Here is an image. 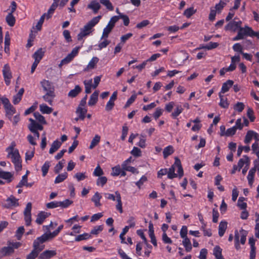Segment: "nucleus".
Returning <instances> with one entry per match:
<instances>
[{
    "mask_svg": "<svg viewBox=\"0 0 259 259\" xmlns=\"http://www.w3.org/2000/svg\"><path fill=\"white\" fill-rule=\"evenodd\" d=\"M15 142H12L6 148V151L7 152V158L11 159L14 165L15 170L18 171L22 169V160L19 150L15 148Z\"/></svg>",
    "mask_w": 259,
    "mask_h": 259,
    "instance_id": "obj_1",
    "label": "nucleus"
},
{
    "mask_svg": "<svg viewBox=\"0 0 259 259\" xmlns=\"http://www.w3.org/2000/svg\"><path fill=\"white\" fill-rule=\"evenodd\" d=\"M101 16L94 17L91 20L89 21L83 27L80 29V32L78 34L77 37L78 41L83 39L85 37L90 35L94 31V27L98 23Z\"/></svg>",
    "mask_w": 259,
    "mask_h": 259,
    "instance_id": "obj_2",
    "label": "nucleus"
},
{
    "mask_svg": "<svg viewBox=\"0 0 259 259\" xmlns=\"http://www.w3.org/2000/svg\"><path fill=\"white\" fill-rule=\"evenodd\" d=\"M183 176V169L180 160L176 158L175 163L167 170V177L172 179L179 176L181 178Z\"/></svg>",
    "mask_w": 259,
    "mask_h": 259,
    "instance_id": "obj_3",
    "label": "nucleus"
},
{
    "mask_svg": "<svg viewBox=\"0 0 259 259\" xmlns=\"http://www.w3.org/2000/svg\"><path fill=\"white\" fill-rule=\"evenodd\" d=\"M256 36L259 39V32H254L251 27L245 26L240 28L237 35L233 38L234 41L243 39L246 36Z\"/></svg>",
    "mask_w": 259,
    "mask_h": 259,
    "instance_id": "obj_4",
    "label": "nucleus"
},
{
    "mask_svg": "<svg viewBox=\"0 0 259 259\" xmlns=\"http://www.w3.org/2000/svg\"><path fill=\"white\" fill-rule=\"evenodd\" d=\"M247 235V232L242 229L240 230L239 231L238 230L235 231V247L237 250L240 248V243L243 245L245 244Z\"/></svg>",
    "mask_w": 259,
    "mask_h": 259,
    "instance_id": "obj_5",
    "label": "nucleus"
},
{
    "mask_svg": "<svg viewBox=\"0 0 259 259\" xmlns=\"http://www.w3.org/2000/svg\"><path fill=\"white\" fill-rule=\"evenodd\" d=\"M116 17H112L109 21L107 25L104 28L101 39L103 38H107L109 33L114 28L115 23L117 22Z\"/></svg>",
    "mask_w": 259,
    "mask_h": 259,
    "instance_id": "obj_6",
    "label": "nucleus"
},
{
    "mask_svg": "<svg viewBox=\"0 0 259 259\" xmlns=\"http://www.w3.org/2000/svg\"><path fill=\"white\" fill-rule=\"evenodd\" d=\"M81 48V46L74 48L70 53H69L65 58L62 60L59 65V66L61 67L63 65L67 64L70 62L73 58L77 55L79 50Z\"/></svg>",
    "mask_w": 259,
    "mask_h": 259,
    "instance_id": "obj_7",
    "label": "nucleus"
},
{
    "mask_svg": "<svg viewBox=\"0 0 259 259\" xmlns=\"http://www.w3.org/2000/svg\"><path fill=\"white\" fill-rule=\"evenodd\" d=\"M3 73L5 83L7 85H9L11 83V79L12 76L10 67L8 65H5L4 66L3 69Z\"/></svg>",
    "mask_w": 259,
    "mask_h": 259,
    "instance_id": "obj_8",
    "label": "nucleus"
},
{
    "mask_svg": "<svg viewBox=\"0 0 259 259\" xmlns=\"http://www.w3.org/2000/svg\"><path fill=\"white\" fill-rule=\"evenodd\" d=\"M40 84L44 91L46 93L55 92L54 87L50 81L44 79L40 82Z\"/></svg>",
    "mask_w": 259,
    "mask_h": 259,
    "instance_id": "obj_9",
    "label": "nucleus"
},
{
    "mask_svg": "<svg viewBox=\"0 0 259 259\" xmlns=\"http://www.w3.org/2000/svg\"><path fill=\"white\" fill-rule=\"evenodd\" d=\"M18 206H19L18 199L12 195L7 199L6 202L4 204V206L6 208L15 207Z\"/></svg>",
    "mask_w": 259,
    "mask_h": 259,
    "instance_id": "obj_10",
    "label": "nucleus"
},
{
    "mask_svg": "<svg viewBox=\"0 0 259 259\" xmlns=\"http://www.w3.org/2000/svg\"><path fill=\"white\" fill-rule=\"evenodd\" d=\"M13 173L4 171L0 168V178L6 181L8 183L11 182L13 180Z\"/></svg>",
    "mask_w": 259,
    "mask_h": 259,
    "instance_id": "obj_11",
    "label": "nucleus"
},
{
    "mask_svg": "<svg viewBox=\"0 0 259 259\" xmlns=\"http://www.w3.org/2000/svg\"><path fill=\"white\" fill-rule=\"evenodd\" d=\"M86 105H81V103H79L77 109L76 113L79 116V119L83 120L85 118V115L87 112V109L85 107Z\"/></svg>",
    "mask_w": 259,
    "mask_h": 259,
    "instance_id": "obj_12",
    "label": "nucleus"
},
{
    "mask_svg": "<svg viewBox=\"0 0 259 259\" xmlns=\"http://www.w3.org/2000/svg\"><path fill=\"white\" fill-rule=\"evenodd\" d=\"M99 58L97 57H93L90 60L88 65L83 69L84 72H87L90 70L93 69L96 67V66L99 62Z\"/></svg>",
    "mask_w": 259,
    "mask_h": 259,
    "instance_id": "obj_13",
    "label": "nucleus"
},
{
    "mask_svg": "<svg viewBox=\"0 0 259 259\" xmlns=\"http://www.w3.org/2000/svg\"><path fill=\"white\" fill-rule=\"evenodd\" d=\"M14 252L13 247L9 246H5L0 249V258L5 256L10 255Z\"/></svg>",
    "mask_w": 259,
    "mask_h": 259,
    "instance_id": "obj_14",
    "label": "nucleus"
},
{
    "mask_svg": "<svg viewBox=\"0 0 259 259\" xmlns=\"http://www.w3.org/2000/svg\"><path fill=\"white\" fill-rule=\"evenodd\" d=\"M50 214V213H48L45 211L40 212L37 215L35 222L38 225L42 224L46 219L47 218Z\"/></svg>",
    "mask_w": 259,
    "mask_h": 259,
    "instance_id": "obj_15",
    "label": "nucleus"
},
{
    "mask_svg": "<svg viewBox=\"0 0 259 259\" xmlns=\"http://www.w3.org/2000/svg\"><path fill=\"white\" fill-rule=\"evenodd\" d=\"M29 120L31 122L29 126V129L30 131H37L38 130L41 131L43 129L42 126L36 123L33 119L30 118Z\"/></svg>",
    "mask_w": 259,
    "mask_h": 259,
    "instance_id": "obj_16",
    "label": "nucleus"
},
{
    "mask_svg": "<svg viewBox=\"0 0 259 259\" xmlns=\"http://www.w3.org/2000/svg\"><path fill=\"white\" fill-rule=\"evenodd\" d=\"M115 194H116V200L117 202L116 205V208L120 213H122L123 212V209L121 195L118 191H116Z\"/></svg>",
    "mask_w": 259,
    "mask_h": 259,
    "instance_id": "obj_17",
    "label": "nucleus"
},
{
    "mask_svg": "<svg viewBox=\"0 0 259 259\" xmlns=\"http://www.w3.org/2000/svg\"><path fill=\"white\" fill-rule=\"evenodd\" d=\"M100 7V3L97 1H92L88 5V8L92 10L95 14H96L98 12Z\"/></svg>",
    "mask_w": 259,
    "mask_h": 259,
    "instance_id": "obj_18",
    "label": "nucleus"
},
{
    "mask_svg": "<svg viewBox=\"0 0 259 259\" xmlns=\"http://www.w3.org/2000/svg\"><path fill=\"white\" fill-rule=\"evenodd\" d=\"M99 92L98 91H95L91 96L90 99L88 101V105L90 106L95 105L98 100Z\"/></svg>",
    "mask_w": 259,
    "mask_h": 259,
    "instance_id": "obj_19",
    "label": "nucleus"
},
{
    "mask_svg": "<svg viewBox=\"0 0 259 259\" xmlns=\"http://www.w3.org/2000/svg\"><path fill=\"white\" fill-rule=\"evenodd\" d=\"M56 252L55 250H47L41 253L39 257L40 259H48L55 255Z\"/></svg>",
    "mask_w": 259,
    "mask_h": 259,
    "instance_id": "obj_20",
    "label": "nucleus"
},
{
    "mask_svg": "<svg viewBox=\"0 0 259 259\" xmlns=\"http://www.w3.org/2000/svg\"><path fill=\"white\" fill-rule=\"evenodd\" d=\"M55 97V92L46 93L43 96V99L50 105H52L53 104L54 98Z\"/></svg>",
    "mask_w": 259,
    "mask_h": 259,
    "instance_id": "obj_21",
    "label": "nucleus"
},
{
    "mask_svg": "<svg viewBox=\"0 0 259 259\" xmlns=\"http://www.w3.org/2000/svg\"><path fill=\"white\" fill-rule=\"evenodd\" d=\"M45 54V51L41 48L37 50L33 55V58L34 59V61L39 63L40 61L42 58Z\"/></svg>",
    "mask_w": 259,
    "mask_h": 259,
    "instance_id": "obj_22",
    "label": "nucleus"
},
{
    "mask_svg": "<svg viewBox=\"0 0 259 259\" xmlns=\"http://www.w3.org/2000/svg\"><path fill=\"white\" fill-rule=\"evenodd\" d=\"M255 174V168H251L248 174L247 179L248 180V185L252 187L254 180V176Z\"/></svg>",
    "mask_w": 259,
    "mask_h": 259,
    "instance_id": "obj_23",
    "label": "nucleus"
},
{
    "mask_svg": "<svg viewBox=\"0 0 259 259\" xmlns=\"http://www.w3.org/2000/svg\"><path fill=\"white\" fill-rule=\"evenodd\" d=\"M233 81L231 80H228L226 82L223 84L221 91L220 92L221 94H224L228 92L230 88L233 85Z\"/></svg>",
    "mask_w": 259,
    "mask_h": 259,
    "instance_id": "obj_24",
    "label": "nucleus"
},
{
    "mask_svg": "<svg viewBox=\"0 0 259 259\" xmlns=\"http://www.w3.org/2000/svg\"><path fill=\"white\" fill-rule=\"evenodd\" d=\"M61 145L62 142L58 140L54 141L49 150L50 154H52L55 152L61 147Z\"/></svg>",
    "mask_w": 259,
    "mask_h": 259,
    "instance_id": "obj_25",
    "label": "nucleus"
},
{
    "mask_svg": "<svg viewBox=\"0 0 259 259\" xmlns=\"http://www.w3.org/2000/svg\"><path fill=\"white\" fill-rule=\"evenodd\" d=\"M227 228V223L226 221H221L219 226V235L220 237H222Z\"/></svg>",
    "mask_w": 259,
    "mask_h": 259,
    "instance_id": "obj_26",
    "label": "nucleus"
},
{
    "mask_svg": "<svg viewBox=\"0 0 259 259\" xmlns=\"http://www.w3.org/2000/svg\"><path fill=\"white\" fill-rule=\"evenodd\" d=\"M183 108L181 105H177L174 111L171 113V116L172 118L176 119L183 112Z\"/></svg>",
    "mask_w": 259,
    "mask_h": 259,
    "instance_id": "obj_27",
    "label": "nucleus"
},
{
    "mask_svg": "<svg viewBox=\"0 0 259 259\" xmlns=\"http://www.w3.org/2000/svg\"><path fill=\"white\" fill-rule=\"evenodd\" d=\"M52 238H53L52 237L50 233H45L41 236L37 237L36 239L37 240V241H39L41 244H43L46 241Z\"/></svg>",
    "mask_w": 259,
    "mask_h": 259,
    "instance_id": "obj_28",
    "label": "nucleus"
},
{
    "mask_svg": "<svg viewBox=\"0 0 259 259\" xmlns=\"http://www.w3.org/2000/svg\"><path fill=\"white\" fill-rule=\"evenodd\" d=\"M225 29L227 30H230L232 31H236L237 30H239V28L237 26V24L236 21H233L229 22L226 26Z\"/></svg>",
    "mask_w": 259,
    "mask_h": 259,
    "instance_id": "obj_29",
    "label": "nucleus"
},
{
    "mask_svg": "<svg viewBox=\"0 0 259 259\" xmlns=\"http://www.w3.org/2000/svg\"><path fill=\"white\" fill-rule=\"evenodd\" d=\"M6 111V116L9 118V120H12V117L16 112L15 108L12 106L5 108Z\"/></svg>",
    "mask_w": 259,
    "mask_h": 259,
    "instance_id": "obj_30",
    "label": "nucleus"
},
{
    "mask_svg": "<svg viewBox=\"0 0 259 259\" xmlns=\"http://www.w3.org/2000/svg\"><path fill=\"white\" fill-rule=\"evenodd\" d=\"M85 87V93L86 94H90L92 92V88H93L92 79L85 80L83 81Z\"/></svg>",
    "mask_w": 259,
    "mask_h": 259,
    "instance_id": "obj_31",
    "label": "nucleus"
},
{
    "mask_svg": "<svg viewBox=\"0 0 259 259\" xmlns=\"http://www.w3.org/2000/svg\"><path fill=\"white\" fill-rule=\"evenodd\" d=\"M39 110L43 114H50L53 111V109L45 104L39 105Z\"/></svg>",
    "mask_w": 259,
    "mask_h": 259,
    "instance_id": "obj_32",
    "label": "nucleus"
},
{
    "mask_svg": "<svg viewBox=\"0 0 259 259\" xmlns=\"http://www.w3.org/2000/svg\"><path fill=\"white\" fill-rule=\"evenodd\" d=\"M33 250L36 251L38 253L44 248L45 246L39 241H37V240L35 239L33 242Z\"/></svg>",
    "mask_w": 259,
    "mask_h": 259,
    "instance_id": "obj_33",
    "label": "nucleus"
},
{
    "mask_svg": "<svg viewBox=\"0 0 259 259\" xmlns=\"http://www.w3.org/2000/svg\"><path fill=\"white\" fill-rule=\"evenodd\" d=\"M121 167L124 170L130 171L133 174H138L139 171L135 167L129 165V164H121Z\"/></svg>",
    "mask_w": 259,
    "mask_h": 259,
    "instance_id": "obj_34",
    "label": "nucleus"
},
{
    "mask_svg": "<svg viewBox=\"0 0 259 259\" xmlns=\"http://www.w3.org/2000/svg\"><path fill=\"white\" fill-rule=\"evenodd\" d=\"M81 88L78 85H76L74 89L71 90L69 92L68 95L69 97L71 98L75 97L81 92Z\"/></svg>",
    "mask_w": 259,
    "mask_h": 259,
    "instance_id": "obj_35",
    "label": "nucleus"
},
{
    "mask_svg": "<svg viewBox=\"0 0 259 259\" xmlns=\"http://www.w3.org/2000/svg\"><path fill=\"white\" fill-rule=\"evenodd\" d=\"M102 198L101 195L98 192L95 193L92 198V201L94 202L96 206H101L100 200Z\"/></svg>",
    "mask_w": 259,
    "mask_h": 259,
    "instance_id": "obj_36",
    "label": "nucleus"
},
{
    "mask_svg": "<svg viewBox=\"0 0 259 259\" xmlns=\"http://www.w3.org/2000/svg\"><path fill=\"white\" fill-rule=\"evenodd\" d=\"M183 245L187 252H190L192 249V245L190 239L188 238H183Z\"/></svg>",
    "mask_w": 259,
    "mask_h": 259,
    "instance_id": "obj_37",
    "label": "nucleus"
},
{
    "mask_svg": "<svg viewBox=\"0 0 259 259\" xmlns=\"http://www.w3.org/2000/svg\"><path fill=\"white\" fill-rule=\"evenodd\" d=\"M68 177V174L64 172L62 174H59L55 179L54 183L55 184L60 183L64 181Z\"/></svg>",
    "mask_w": 259,
    "mask_h": 259,
    "instance_id": "obj_38",
    "label": "nucleus"
},
{
    "mask_svg": "<svg viewBox=\"0 0 259 259\" xmlns=\"http://www.w3.org/2000/svg\"><path fill=\"white\" fill-rule=\"evenodd\" d=\"M101 139V137L98 135H96L93 140L91 141V144L90 145L89 148L90 149H93L95 146H96L100 142Z\"/></svg>",
    "mask_w": 259,
    "mask_h": 259,
    "instance_id": "obj_39",
    "label": "nucleus"
},
{
    "mask_svg": "<svg viewBox=\"0 0 259 259\" xmlns=\"http://www.w3.org/2000/svg\"><path fill=\"white\" fill-rule=\"evenodd\" d=\"M219 96L220 98V106L224 108H228L229 103L227 101V99L225 98L221 93H219Z\"/></svg>",
    "mask_w": 259,
    "mask_h": 259,
    "instance_id": "obj_40",
    "label": "nucleus"
},
{
    "mask_svg": "<svg viewBox=\"0 0 259 259\" xmlns=\"http://www.w3.org/2000/svg\"><path fill=\"white\" fill-rule=\"evenodd\" d=\"M174 150L172 146H168L166 147L163 151V157L164 158H167L169 155L173 153Z\"/></svg>",
    "mask_w": 259,
    "mask_h": 259,
    "instance_id": "obj_41",
    "label": "nucleus"
},
{
    "mask_svg": "<svg viewBox=\"0 0 259 259\" xmlns=\"http://www.w3.org/2000/svg\"><path fill=\"white\" fill-rule=\"evenodd\" d=\"M6 22L10 26H13L15 23V18L12 13H9L6 18Z\"/></svg>",
    "mask_w": 259,
    "mask_h": 259,
    "instance_id": "obj_42",
    "label": "nucleus"
},
{
    "mask_svg": "<svg viewBox=\"0 0 259 259\" xmlns=\"http://www.w3.org/2000/svg\"><path fill=\"white\" fill-rule=\"evenodd\" d=\"M222 249L218 246H216L213 249V254L217 259H224L222 255Z\"/></svg>",
    "mask_w": 259,
    "mask_h": 259,
    "instance_id": "obj_43",
    "label": "nucleus"
},
{
    "mask_svg": "<svg viewBox=\"0 0 259 259\" xmlns=\"http://www.w3.org/2000/svg\"><path fill=\"white\" fill-rule=\"evenodd\" d=\"M114 17H116L118 18L117 21L119 19H122V20L123 21L124 25L125 26H127L129 24L130 19H129L127 15H124L123 14H120V15L114 16Z\"/></svg>",
    "mask_w": 259,
    "mask_h": 259,
    "instance_id": "obj_44",
    "label": "nucleus"
},
{
    "mask_svg": "<svg viewBox=\"0 0 259 259\" xmlns=\"http://www.w3.org/2000/svg\"><path fill=\"white\" fill-rule=\"evenodd\" d=\"M228 2V0H221L220 3L215 5V10L219 12H220Z\"/></svg>",
    "mask_w": 259,
    "mask_h": 259,
    "instance_id": "obj_45",
    "label": "nucleus"
},
{
    "mask_svg": "<svg viewBox=\"0 0 259 259\" xmlns=\"http://www.w3.org/2000/svg\"><path fill=\"white\" fill-rule=\"evenodd\" d=\"M65 163L64 159H62L59 163L56 164L54 167V171L56 174H58L63 168L64 164Z\"/></svg>",
    "mask_w": 259,
    "mask_h": 259,
    "instance_id": "obj_46",
    "label": "nucleus"
},
{
    "mask_svg": "<svg viewBox=\"0 0 259 259\" xmlns=\"http://www.w3.org/2000/svg\"><path fill=\"white\" fill-rule=\"evenodd\" d=\"M122 168L120 167L119 165H116L112 168L111 175L112 176H118L120 175L121 172Z\"/></svg>",
    "mask_w": 259,
    "mask_h": 259,
    "instance_id": "obj_47",
    "label": "nucleus"
},
{
    "mask_svg": "<svg viewBox=\"0 0 259 259\" xmlns=\"http://www.w3.org/2000/svg\"><path fill=\"white\" fill-rule=\"evenodd\" d=\"M103 230V226H95L91 231V234L97 235Z\"/></svg>",
    "mask_w": 259,
    "mask_h": 259,
    "instance_id": "obj_48",
    "label": "nucleus"
},
{
    "mask_svg": "<svg viewBox=\"0 0 259 259\" xmlns=\"http://www.w3.org/2000/svg\"><path fill=\"white\" fill-rule=\"evenodd\" d=\"M248 158L247 156H245L244 158L240 159L237 164V166L238 167V170L239 171L245 164H248Z\"/></svg>",
    "mask_w": 259,
    "mask_h": 259,
    "instance_id": "obj_49",
    "label": "nucleus"
},
{
    "mask_svg": "<svg viewBox=\"0 0 259 259\" xmlns=\"http://www.w3.org/2000/svg\"><path fill=\"white\" fill-rule=\"evenodd\" d=\"M253 131H249L247 132L244 139V143L245 144H249L251 140L253 138Z\"/></svg>",
    "mask_w": 259,
    "mask_h": 259,
    "instance_id": "obj_50",
    "label": "nucleus"
},
{
    "mask_svg": "<svg viewBox=\"0 0 259 259\" xmlns=\"http://www.w3.org/2000/svg\"><path fill=\"white\" fill-rule=\"evenodd\" d=\"M50 166V162L47 161L45 162L44 165L41 167V170L42 172V176L45 177L47 174L49 167Z\"/></svg>",
    "mask_w": 259,
    "mask_h": 259,
    "instance_id": "obj_51",
    "label": "nucleus"
},
{
    "mask_svg": "<svg viewBox=\"0 0 259 259\" xmlns=\"http://www.w3.org/2000/svg\"><path fill=\"white\" fill-rule=\"evenodd\" d=\"M139 139V142L137 144V145L142 148H145L146 146L145 136L143 135H141Z\"/></svg>",
    "mask_w": 259,
    "mask_h": 259,
    "instance_id": "obj_52",
    "label": "nucleus"
},
{
    "mask_svg": "<svg viewBox=\"0 0 259 259\" xmlns=\"http://www.w3.org/2000/svg\"><path fill=\"white\" fill-rule=\"evenodd\" d=\"M34 117H35V119L37 120L38 122L42 124H45L46 123V121L45 120V119L44 117L41 115L38 112H34L33 113Z\"/></svg>",
    "mask_w": 259,
    "mask_h": 259,
    "instance_id": "obj_53",
    "label": "nucleus"
},
{
    "mask_svg": "<svg viewBox=\"0 0 259 259\" xmlns=\"http://www.w3.org/2000/svg\"><path fill=\"white\" fill-rule=\"evenodd\" d=\"M131 154L136 157H139L141 156L142 151L139 148L137 147H134L131 151Z\"/></svg>",
    "mask_w": 259,
    "mask_h": 259,
    "instance_id": "obj_54",
    "label": "nucleus"
},
{
    "mask_svg": "<svg viewBox=\"0 0 259 259\" xmlns=\"http://www.w3.org/2000/svg\"><path fill=\"white\" fill-rule=\"evenodd\" d=\"M73 203V201L69 199H65L63 201H59V207L67 208Z\"/></svg>",
    "mask_w": 259,
    "mask_h": 259,
    "instance_id": "obj_55",
    "label": "nucleus"
},
{
    "mask_svg": "<svg viewBox=\"0 0 259 259\" xmlns=\"http://www.w3.org/2000/svg\"><path fill=\"white\" fill-rule=\"evenodd\" d=\"M91 237V235L88 233H84L81 235H78L75 239V241H80L83 240H86Z\"/></svg>",
    "mask_w": 259,
    "mask_h": 259,
    "instance_id": "obj_56",
    "label": "nucleus"
},
{
    "mask_svg": "<svg viewBox=\"0 0 259 259\" xmlns=\"http://www.w3.org/2000/svg\"><path fill=\"white\" fill-rule=\"evenodd\" d=\"M34 154V148H32L31 150H28L25 153V160H31Z\"/></svg>",
    "mask_w": 259,
    "mask_h": 259,
    "instance_id": "obj_57",
    "label": "nucleus"
},
{
    "mask_svg": "<svg viewBox=\"0 0 259 259\" xmlns=\"http://www.w3.org/2000/svg\"><path fill=\"white\" fill-rule=\"evenodd\" d=\"M100 2L109 10L112 11L113 10V7L109 0H100Z\"/></svg>",
    "mask_w": 259,
    "mask_h": 259,
    "instance_id": "obj_58",
    "label": "nucleus"
},
{
    "mask_svg": "<svg viewBox=\"0 0 259 259\" xmlns=\"http://www.w3.org/2000/svg\"><path fill=\"white\" fill-rule=\"evenodd\" d=\"M104 40L100 42L98 45V50H101L103 48H105L110 43V41L107 39V38H104Z\"/></svg>",
    "mask_w": 259,
    "mask_h": 259,
    "instance_id": "obj_59",
    "label": "nucleus"
},
{
    "mask_svg": "<svg viewBox=\"0 0 259 259\" xmlns=\"http://www.w3.org/2000/svg\"><path fill=\"white\" fill-rule=\"evenodd\" d=\"M103 174V170L101 168L100 166L99 165H98L93 172V175L96 177H100L102 176Z\"/></svg>",
    "mask_w": 259,
    "mask_h": 259,
    "instance_id": "obj_60",
    "label": "nucleus"
},
{
    "mask_svg": "<svg viewBox=\"0 0 259 259\" xmlns=\"http://www.w3.org/2000/svg\"><path fill=\"white\" fill-rule=\"evenodd\" d=\"M245 105L242 102H237L234 106V109L235 110L241 112L243 109H244Z\"/></svg>",
    "mask_w": 259,
    "mask_h": 259,
    "instance_id": "obj_61",
    "label": "nucleus"
},
{
    "mask_svg": "<svg viewBox=\"0 0 259 259\" xmlns=\"http://www.w3.org/2000/svg\"><path fill=\"white\" fill-rule=\"evenodd\" d=\"M107 182L106 177H99L97 180V185L103 187Z\"/></svg>",
    "mask_w": 259,
    "mask_h": 259,
    "instance_id": "obj_62",
    "label": "nucleus"
},
{
    "mask_svg": "<svg viewBox=\"0 0 259 259\" xmlns=\"http://www.w3.org/2000/svg\"><path fill=\"white\" fill-rule=\"evenodd\" d=\"M195 13V10L191 7L186 9L184 12V15L187 18H190L193 14Z\"/></svg>",
    "mask_w": 259,
    "mask_h": 259,
    "instance_id": "obj_63",
    "label": "nucleus"
},
{
    "mask_svg": "<svg viewBox=\"0 0 259 259\" xmlns=\"http://www.w3.org/2000/svg\"><path fill=\"white\" fill-rule=\"evenodd\" d=\"M251 148L253 152L256 155L257 158L259 156V146L258 142H254L253 143Z\"/></svg>",
    "mask_w": 259,
    "mask_h": 259,
    "instance_id": "obj_64",
    "label": "nucleus"
}]
</instances>
